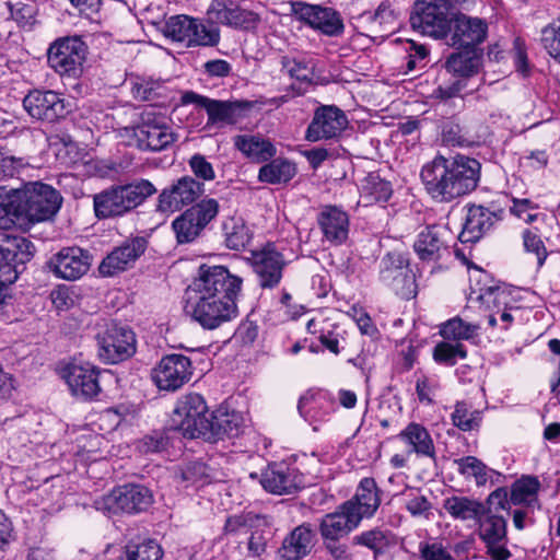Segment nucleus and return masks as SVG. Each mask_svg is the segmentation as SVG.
<instances>
[{"instance_id": "obj_1", "label": "nucleus", "mask_w": 560, "mask_h": 560, "mask_svg": "<svg viewBox=\"0 0 560 560\" xmlns=\"http://www.w3.org/2000/svg\"><path fill=\"white\" fill-rule=\"evenodd\" d=\"M243 280L224 266L201 265L189 285L188 312L205 329H215L237 316L236 298Z\"/></svg>"}, {"instance_id": "obj_2", "label": "nucleus", "mask_w": 560, "mask_h": 560, "mask_svg": "<svg viewBox=\"0 0 560 560\" xmlns=\"http://www.w3.org/2000/svg\"><path fill=\"white\" fill-rule=\"evenodd\" d=\"M481 164L474 158L435 156L421 170L428 194L440 202H451L474 191L480 180Z\"/></svg>"}, {"instance_id": "obj_3", "label": "nucleus", "mask_w": 560, "mask_h": 560, "mask_svg": "<svg viewBox=\"0 0 560 560\" xmlns=\"http://www.w3.org/2000/svg\"><path fill=\"white\" fill-rule=\"evenodd\" d=\"M156 192L148 179H139L125 185H114L94 195L93 206L98 219L122 217L139 207Z\"/></svg>"}, {"instance_id": "obj_4", "label": "nucleus", "mask_w": 560, "mask_h": 560, "mask_svg": "<svg viewBox=\"0 0 560 560\" xmlns=\"http://www.w3.org/2000/svg\"><path fill=\"white\" fill-rule=\"evenodd\" d=\"M20 220L36 223L52 219L60 209L62 197L50 185L34 182L16 189Z\"/></svg>"}, {"instance_id": "obj_5", "label": "nucleus", "mask_w": 560, "mask_h": 560, "mask_svg": "<svg viewBox=\"0 0 560 560\" xmlns=\"http://www.w3.org/2000/svg\"><path fill=\"white\" fill-rule=\"evenodd\" d=\"M451 0H417L410 14L413 30L434 38L445 37L452 27Z\"/></svg>"}, {"instance_id": "obj_6", "label": "nucleus", "mask_w": 560, "mask_h": 560, "mask_svg": "<svg viewBox=\"0 0 560 560\" xmlns=\"http://www.w3.org/2000/svg\"><path fill=\"white\" fill-rule=\"evenodd\" d=\"M153 502L151 491L141 485H124L94 502L96 510L107 514H136L145 511Z\"/></svg>"}, {"instance_id": "obj_7", "label": "nucleus", "mask_w": 560, "mask_h": 560, "mask_svg": "<svg viewBox=\"0 0 560 560\" xmlns=\"http://www.w3.org/2000/svg\"><path fill=\"white\" fill-rule=\"evenodd\" d=\"M137 147L141 150L162 151L175 141V135L166 124L163 115H158L153 107L141 113V121L133 127Z\"/></svg>"}, {"instance_id": "obj_8", "label": "nucleus", "mask_w": 560, "mask_h": 560, "mask_svg": "<svg viewBox=\"0 0 560 560\" xmlns=\"http://www.w3.org/2000/svg\"><path fill=\"white\" fill-rule=\"evenodd\" d=\"M86 50L85 43L79 37L60 38L48 49V63L61 75L79 77L86 58Z\"/></svg>"}, {"instance_id": "obj_9", "label": "nucleus", "mask_w": 560, "mask_h": 560, "mask_svg": "<svg viewBox=\"0 0 560 560\" xmlns=\"http://www.w3.org/2000/svg\"><path fill=\"white\" fill-rule=\"evenodd\" d=\"M210 413L203 397L199 394L186 395L174 410L173 422L187 438H200L207 430Z\"/></svg>"}, {"instance_id": "obj_10", "label": "nucleus", "mask_w": 560, "mask_h": 560, "mask_svg": "<svg viewBox=\"0 0 560 560\" xmlns=\"http://www.w3.org/2000/svg\"><path fill=\"white\" fill-rule=\"evenodd\" d=\"M165 36L176 42L191 46H213L219 42V33L208 28L199 20L187 15H176L168 19L164 27Z\"/></svg>"}, {"instance_id": "obj_11", "label": "nucleus", "mask_w": 560, "mask_h": 560, "mask_svg": "<svg viewBox=\"0 0 560 560\" xmlns=\"http://www.w3.org/2000/svg\"><path fill=\"white\" fill-rule=\"evenodd\" d=\"M182 102L205 108L208 114V125H234L252 107L249 102L212 100L195 92H186L182 96Z\"/></svg>"}, {"instance_id": "obj_12", "label": "nucleus", "mask_w": 560, "mask_h": 560, "mask_svg": "<svg viewBox=\"0 0 560 560\" xmlns=\"http://www.w3.org/2000/svg\"><path fill=\"white\" fill-rule=\"evenodd\" d=\"M219 203L215 199H203L187 209L173 222L178 243L192 242L207 224L215 218Z\"/></svg>"}, {"instance_id": "obj_13", "label": "nucleus", "mask_w": 560, "mask_h": 560, "mask_svg": "<svg viewBox=\"0 0 560 560\" xmlns=\"http://www.w3.org/2000/svg\"><path fill=\"white\" fill-rule=\"evenodd\" d=\"M478 535L485 542L487 553L493 560H508L511 552L506 548V521L492 511H486L478 517Z\"/></svg>"}, {"instance_id": "obj_14", "label": "nucleus", "mask_w": 560, "mask_h": 560, "mask_svg": "<svg viewBox=\"0 0 560 560\" xmlns=\"http://www.w3.org/2000/svg\"><path fill=\"white\" fill-rule=\"evenodd\" d=\"M25 110L34 118L54 122L71 112V105L54 91L34 90L23 100Z\"/></svg>"}, {"instance_id": "obj_15", "label": "nucleus", "mask_w": 560, "mask_h": 560, "mask_svg": "<svg viewBox=\"0 0 560 560\" xmlns=\"http://www.w3.org/2000/svg\"><path fill=\"white\" fill-rule=\"evenodd\" d=\"M98 355L107 363L115 364L129 359L136 352V336L127 327L112 326L98 336Z\"/></svg>"}, {"instance_id": "obj_16", "label": "nucleus", "mask_w": 560, "mask_h": 560, "mask_svg": "<svg viewBox=\"0 0 560 560\" xmlns=\"http://www.w3.org/2000/svg\"><path fill=\"white\" fill-rule=\"evenodd\" d=\"M192 375L188 357L179 353L165 355L152 371V378L163 390H176L187 383Z\"/></svg>"}, {"instance_id": "obj_17", "label": "nucleus", "mask_w": 560, "mask_h": 560, "mask_svg": "<svg viewBox=\"0 0 560 560\" xmlns=\"http://www.w3.org/2000/svg\"><path fill=\"white\" fill-rule=\"evenodd\" d=\"M348 126L343 110L335 105L319 106L305 132V139L311 142L337 138Z\"/></svg>"}, {"instance_id": "obj_18", "label": "nucleus", "mask_w": 560, "mask_h": 560, "mask_svg": "<svg viewBox=\"0 0 560 560\" xmlns=\"http://www.w3.org/2000/svg\"><path fill=\"white\" fill-rule=\"evenodd\" d=\"M291 9L299 20L319 30L325 35L336 36L343 31V23L339 14L331 8L294 2L291 3Z\"/></svg>"}, {"instance_id": "obj_19", "label": "nucleus", "mask_w": 560, "mask_h": 560, "mask_svg": "<svg viewBox=\"0 0 560 560\" xmlns=\"http://www.w3.org/2000/svg\"><path fill=\"white\" fill-rule=\"evenodd\" d=\"M250 261L261 288L272 289L280 283L285 260L273 245L268 244L261 250L253 252Z\"/></svg>"}, {"instance_id": "obj_20", "label": "nucleus", "mask_w": 560, "mask_h": 560, "mask_svg": "<svg viewBox=\"0 0 560 560\" xmlns=\"http://www.w3.org/2000/svg\"><path fill=\"white\" fill-rule=\"evenodd\" d=\"M90 265L89 254L80 247H65L55 254L47 264L56 277L69 281L85 275Z\"/></svg>"}, {"instance_id": "obj_21", "label": "nucleus", "mask_w": 560, "mask_h": 560, "mask_svg": "<svg viewBox=\"0 0 560 560\" xmlns=\"http://www.w3.org/2000/svg\"><path fill=\"white\" fill-rule=\"evenodd\" d=\"M450 231L441 224H430L417 235L413 249L422 261H436L448 250Z\"/></svg>"}, {"instance_id": "obj_22", "label": "nucleus", "mask_w": 560, "mask_h": 560, "mask_svg": "<svg viewBox=\"0 0 560 560\" xmlns=\"http://www.w3.org/2000/svg\"><path fill=\"white\" fill-rule=\"evenodd\" d=\"M203 192V184L190 176L179 178L159 196V210L176 211L196 201Z\"/></svg>"}, {"instance_id": "obj_23", "label": "nucleus", "mask_w": 560, "mask_h": 560, "mask_svg": "<svg viewBox=\"0 0 560 560\" xmlns=\"http://www.w3.org/2000/svg\"><path fill=\"white\" fill-rule=\"evenodd\" d=\"M488 25L479 18L465 14L452 18L450 45L458 48H476L487 37Z\"/></svg>"}, {"instance_id": "obj_24", "label": "nucleus", "mask_w": 560, "mask_h": 560, "mask_svg": "<svg viewBox=\"0 0 560 560\" xmlns=\"http://www.w3.org/2000/svg\"><path fill=\"white\" fill-rule=\"evenodd\" d=\"M407 260L398 253H388L381 261V279L392 284L404 299L416 295L415 280L405 272Z\"/></svg>"}, {"instance_id": "obj_25", "label": "nucleus", "mask_w": 560, "mask_h": 560, "mask_svg": "<svg viewBox=\"0 0 560 560\" xmlns=\"http://www.w3.org/2000/svg\"><path fill=\"white\" fill-rule=\"evenodd\" d=\"M147 247L148 240L143 236L125 241L101 262L100 272L104 276H113L124 271L145 252Z\"/></svg>"}, {"instance_id": "obj_26", "label": "nucleus", "mask_w": 560, "mask_h": 560, "mask_svg": "<svg viewBox=\"0 0 560 560\" xmlns=\"http://www.w3.org/2000/svg\"><path fill=\"white\" fill-rule=\"evenodd\" d=\"M315 532L310 524L293 528L283 539L277 551V560H302L315 546Z\"/></svg>"}, {"instance_id": "obj_27", "label": "nucleus", "mask_w": 560, "mask_h": 560, "mask_svg": "<svg viewBox=\"0 0 560 560\" xmlns=\"http://www.w3.org/2000/svg\"><path fill=\"white\" fill-rule=\"evenodd\" d=\"M65 378L70 390L77 397L91 399L97 396L101 390L98 373L95 366L90 363L70 364Z\"/></svg>"}, {"instance_id": "obj_28", "label": "nucleus", "mask_w": 560, "mask_h": 560, "mask_svg": "<svg viewBox=\"0 0 560 560\" xmlns=\"http://www.w3.org/2000/svg\"><path fill=\"white\" fill-rule=\"evenodd\" d=\"M260 483L270 493L292 494L303 487V479L294 470L283 466H269L261 475Z\"/></svg>"}, {"instance_id": "obj_29", "label": "nucleus", "mask_w": 560, "mask_h": 560, "mask_svg": "<svg viewBox=\"0 0 560 560\" xmlns=\"http://www.w3.org/2000/svg\"><path fill=\"white\" fill-rule=\"evenodd\" d=\"M380 503L381 499L375 480L373 478H364L361 480L355 495L342 504L345 510L357 514L360 523L362 518L373 516Z\"/></svg>"}, {"instance_id": "obj_30", "label": "nucleus", "mask_w": 560, "mask_h": 560, "mask_svg": "<svg viewBox=\"0 0 560 560\" xmlns=\"http://www.w3.org/2000/svg\"><path fill=\"white\" fill-rule=\"evenodd\" d=\"M497 212L483 206L468 207L464 228L459 234L462 243H475L499 220Z\"/></svg>"}, {"instance_id": "obj_31", "label": "nucleus", "mask_w": 560, "mask_h": 560, "mask_svg": "<svg viewBox=\"0 0 560 560\" xmlns=\"http://www.w3.org/2000/svg\"><path fill=\"white\" fill-rule=\"evenodd\" d=\"M359 517L341 504L337 511L324 515L318 530L323 540L340 539L359 526Z\"/></svg>"}, {"instance_id": "obj_32", "label": "nucleus", "mask_w": 560, "mask_h": 560, "mask_svg": "<svg viewBox=\"0 0 560 560\" xmlns=\"http://www.w3.org/2000/svg\"><path fill=\"white\" fill-rule=\"evenodd\" d=\"M242 417L232 411L218 409L210 413L207 430L201 438L210 442H217L224 438L237 436L241 431Z\"/></svg>"}, {"instance_id": "obj_33", "label": "nucleus", "mask_w": 560, "mask_h": 560, "mask_svg": "<svg viewBox=\"0 0 560 560\" xmlns=\"http://www.w3.org/2000/svg\"><path fill=\"white\" fill-rule=\"evenodd\" d=\"M318 225L327 241L341 244L348 237V214L335 206H326L317 217Z\"/></svg>"}, {"instance_id": "obj_34", "label": "nucleus", "mask_w": 560, "mask_h": 560, "mask_svg": "<svg viewBox=\"0 0 560 560\" xmlns=\"http://www.w3.org/2000/svg\"><path fill=\"white\" fill-rule=\"evenodd\" d=\"M208 14L218 23L233 26L249 23L253 18V13L242 9L236 0H212Z\"/></svg>"}, {"instance_id": "obj_35", "label": "nucleus", "mask_w": 560, "mask_h": 560, "mask_svg": "<svg viewBox=\"0 0 560 560\" xmlns=\"http://www.w3.org/2000/svg\"><path fill=\"white\" fill-rule=\"evenodd\" d=\"M234 145L247 159L255 163H264L276 155L275 145L267 139L252 136L237 135L233 138Z\"/></svg>"}, {"instance_id": "obj_36", "label": "nucleus", "mask_w": 560, "mask_h": 560, "mask_svg": "<svg viewBox=\"0 0 560 560\" xmlns=\"http://www.w3.org/2000/svg\"><path fill=\"white\" fill-rule=\"evenodd\" d=\"M481 60L482 55L477 48H462L447 57L445 68L454 75L470 78L479 72Z\"/></svg>"}, {"instance_id": "obj_37", "label": "nucleus", "mask_w": 560, "mask_h": 560, "mask_svg": "<svg viewBox=\"0 0 560 560\" xmlns=\"http://www.w3.org/2000/svg\"><path fill=\"white\" fill-rule=\"evenodd\" d=\"M352 545L368 548L377 560L396 545V539L390 530L374 527L353 536Z\"/></svg>"}, {"instance_id": "obj_38", "label": "nucleus", "mask_w": 560, "mask_h": 560, "mask_svg": "<svg viewBox=\"0 0 560 560\" xmlns=\"http://www.w3.org/2000/svg\"><path fill=\"white\" fill-rule=\"evenodd\" d=\"M35 247L31 241L22 236H11L0 245L1 260L12 261L23 268L34 256Z\"/></svg>"}, {"instance_id": "obj_39", "label": "nucleus", "mask_w": 560, "mask_h": 560, "mask_svg": "<svg viewBox=\"0 0 560 560\" xmlns=\"http://www.w3.org/2000/svg\"><path fill=\"white\" fill-rule=\"evenodd\" d=\"M399 436L412 446V450L423 456L433 457L435 448L428 430L419 423H409Z\"/></svg>"}, {"instance_id": "obj_40", "label": "nucleus", "mask_w": 560, "mask_h": 560, "mask_svg": "<svg viewBox=\"0 0 560 560\" xmlns=\"http://www.w3.org/2000/svg\"><path fill=\"white\" fill-rule=\"evenodd\" d=\"M296 173L294 163L273 159L271 162L262 165L258 173V179L268 184H281L289 182Z\"/></svg>"}, {"instance_id": "obj_41", "label": "nucleus", "mask_w": 560, "mask_h": 560, "mask_svg": "<svg viewBox=\"0 0 560 560\" xmlns=\"http://www.w3.org/2000/svg\"><path fill=\"white\" fill-rule=\"evenodd\" d=\"M443 506L448 514L462 521L478 520L486 508L481 502L467 497L447 498Z\"/></svg>"}, {"instance_id": "obj_42", "label": "nucleus", "mask_w": 560, "mask_h": 560, "mask_svg": "<svg viewBox=\"0 0 560 560\" xmlns=\"http://www.w3.org/2000/svg\"><path fill=\"white\" fill-rule=\"evenodd\" d=\"M225 244L230 249L240 250L250 241V233L242 218L232 217L222 225Z\"/></svg>"}, {"instance_id": "obj_43", "label": "nucleus", "mask_w": 560, "mask_h": 560, "mask_svg": "<svg viewBox=\"0 0 560 560\" xmlns=\"http://www.w3.org/2000/svg\"><path fill=\"white\" fill-rule=\"evenodd\" d=\"M539 481L535 477H525L515 481L511 490V503L514 505L524 504L527 508L537 503Z\"/></svg>"}, {"instance_id": "obj_44", "label": "nucleus", "mask_w": 560, "mask_h": 560, "mask_svg": "<svg viewBox=\"0 0 560 560\" xmlns=\"http://www.w3.org/2000/svg\"><path fill=\"white\" fill-rule=\"evenodd\" d=\"M392 195L390 184L378 175L370 174L362 186L361 199L365 205L385 202Z\"/></svg>"}, {"instance_id": "obj_45", "label": "nucleus", "mask_w": 560, "mask_h": 560, "mask_svg": "<svg viewBox=\"0 0 560 560\" xmlns=\"http://www.w3.org/2000/svg\"><path fill=\"white\" fill-rule=\"evenodd\" d=\"M479 326L467 323L460 317H454L442 325L440 334L448 340H470L477 336Z\"/></svg>"}, {"instance_id": "obj_46", "label": "nucleus", "mask_w": 560, "mask_h": 560, "mask_svg": "<svg viewBox=\"0 0 560 560\" xmlns=\"http://www.w3.org/2000/svg\"><path fill=\"white\" fill-rule=\"evenodd\" d=\"M16 189L5 191L0 187V229H10L20 220Z\"/></svg>"}, {"instance_id": "obj_47", "label": "nucleus", "mask_w": 560, "mask_h": 560, "mask_svg": "<svg viewBox=\"0 0 560 560\" xmlns=\"http://www.w3.org/2000/svg\"><path fill=\"white\" fill-rule=\"evenodd\" d=\"M162 556L160 545L148 539L139 544H128L121 560H161Z\"/></svg>"}, {"instance_id": "obj_48", "label": "nucleus", "mask_w": 560, "mask_h": 560, "mask_svg": "<svg viewBox=\"0 0 560 560\" xmlns=\"http://www.w3.org/2000/svg\"><path fill=\"white\" fill-rule=\"evenodd\" d=\"M467 351L465 347L459 343H451L447 341L439 342L433 349V359L440 364L452 366L456 364L457 359H466Z\"/></svg>"}, {"instance_id": "obj_49", "label": "nucleus", "mask_w": 560, "mask_h": 560, "mask_svg": "<svg viewBox=\"0 0 560 560\" xmlns=\"http://www.w3.org/2000/svg\"><path fill=\"white\" fill-rule=\"evenodd\" d=\"M481 420L480 412L471 411L465 402H457L452 413V421L455 427L462 431H470L479 425Z\"/></svg>"}, {"instance_id": "obj_50", "label": "nucleus", "mask_w": 560, "mask_h": 560, "mask_svg": "<svg viewBox=\"0 0 560 560\" xmlns=\"http://www.w3.org/2000/svg\"><path fill=\"white\" fill-rule=\"evenodd\" d=\"M458 471L466 477H474L478 486L487 482V466L475 456H466L455 462Z\"/></svg>"}, {"instance_id": "obj_51", "label": "nucleus", "mask_w": 560, "mask_h": 560, "mask_svg": "<svg viewBox=\"0 0 560 560\" xmlns=\"http://www.w3.org/2000/svg\"><path fill=\"white\" fill-rule=\"evenodd\" d=\"M541 43L548 54L560 63V22L542 30Z\"/></svg>"}, {"instance_id": "obj_52", "label": "nucleus", "mask_w": 560, "mask_h": 560, "mask_svg": "<svg viewBox=\"0 0 560 560\" xmlns=\"http://www.w3.org/2000/svg\"><path fill=\"white\" fill-rule=\"evenodd\" d=\"M162 85L152 81H140L135 82L131 89V93L135 100L143 102H155L162 96Z\"/></svg>"}, {"instance_id": "obj_53", "label": "nucleus", "mask_w": 560, "mask_h": 560, "mask_svg": "<svg viewBox=\"0 0 560 560\" xmlns=\"http://www.w3.org/2000/svg\"><path fill=\"white\" fill-rule=\"evenodd\" d=\"M523 243L526 252L534 253L538 265L541 266L547 257V249L540 236L530 230H525L523 232Z\"/></svg>"}, {"instance_id": "obj_54", "label": "nucleus", "mask_w": 560, "mask_h": 560, "mask_svg": "<svg viewBox=\"0 0 560 560\" xmlns=\"http://www.w3.org/2000/svg\"><path fill=\"white\" fill-rule=\"evenodd\" d=\"M268 537L262 530H253L247 539L246 557L258 558L267 550Z\"/></svg>"}, {"instance_id": "obj_55", "label": "nucleus", "mask_w": 560, "mask_h": 560, "mask_svg": "<svg viewBox=\"0 0 560 560\" xmlns=\"http://www.w3.org/2000/svg\"><path fill=\"white\" fill-rule=\"evenodd\" d=\"M362 18L371 20L372 22L378 23L381 26H393L396 22V14L387 1L382 2L376 11L371 13H364Z\"/></svg>"}, {"instance_id": "obj_56", "label": "nucleus", "mask_w": 560, "mask_h": 560, "mask_svg": "<svg viewBox=\"0 0 560 560\" xmlns=\"http://www.w3.org/2000/svg\"><path fill=\"white\" fill-rule=\"evenodd\" d=\"M442 140L447 145H458L463 147L468 143L467 138L465 137L463 129L459 125L454 122H446L442 129Z\"/></svg>"}, {"instance_id": "obj_57", "label": "nucleus", "mask_w": 560, "mask_h": 560, "mask_svg": "<svg viewBox=\"0 0 560 560\" xmlns=\"http://www.w3.org/2000/svg\"><path fill=\"white\" fill-rule=\"evenodd\" d=\"M0 162V182L3 180L4 178L15 176L20 172V170L25 165L23 159L9 155L4 151H2Z\"/></svg>"}, {"instance_id": "obj_58", "label": "nucleus", "mask_w": 560, "mask_h": 560, "mask_svg": "<svg viewBox=\"0 0 560 560\" xmlns=\"http://www.w3.org/2000/svg\"><path fill=\"white\" fill-rule=\"evenodd\" d=\"M282 67L285 69L287 73L299 81L306 82L311 80L312 72L306 67L305 63L301 61H296L294 59H289L287 57L282 58Z\"/></svg>"}, {"instance_id": "obj_59", "label": "nucleus", "mask_w": 560, "mask_h": 560, "mask_svg": "<svg viewBox=\"0 0 560 560\" xmlns=\"http://www.w3.org/2000/svg\"><path fill=\"white\" fill-rule=\"evenodd\" d=\"M189 165L194 174L205 180H211L214 178V171L212 165L200 154H195L189 160Z\"/></svg>"}, {"instance_id": "obj_60", "label": "nucleus", "mask_w": 560, "mask_h": 560, "mask_svg": "<svg viewBox=\"0 0 560 560\" xmlns=\"http://www.w3.org/2000/svg\"><path fill=\"white\" fill-rule=\"evenodd\" d=\"M23 271V268L15 266L12 261L2 260L0 262V292L8 285L15 282L19 273Z\"/></svg>"}, {"instance_id": "obj_61", "label": "nucleus", "mask_w": 560, "mask_h": 560, "mask_svg": "<svg viewBox=\"0 0 560 560\" xmlns=\"http://www.w3.org/2000/svg\"><path fill=\"white\" fill-rule=\"evenodd\" d=\"M420 553L422 560H454L452 555L438 542L421 546Z\"/></svg>"}, {"instance_id": "obj_62", "label": "nucleus", "mask_w": 560, "mask_h": 560, "mask_svg": "<svg viewBox=\"0 0 560 560\" xmlns=\"http://www.w3.org/2000/svg\"><path fill=\"white\" fill-rule=\"evenodd\" d=\"M538 207L534 205L529 199H514L513 207H511V212L523 219L526 223H532L537 219V214L528 213V210L537 209Z\"/></svg>"}, {"instance_id": "obj_63", "label": "nucleus", "mask_w": 560, "mask_h": 560, "mask_svg": "<svg viewBox=\"0 0 560 560\" xmlns=\"http://www.w3.org/2000/svg\"><path fill=\"white\" fill-rule=\"evenodd\" d=\"M511 500H508V491L505 488H499L491 492L487 499L486 511H492L497 514L501 510H506L510 505Z\"/></svg>"}, {"instance_id": "obj_64", "label": "nucleus", "mask_w": 560, "mask_h": 560, "mask_svg": "<svg viewBox=\"0 0 560 560\" xmlns=\"http://www.w3.org/2000/svg\"><path fill=\"white\" fill-rule=\"evenodd\" d=\"M466 86L465 81L462 79H457L448 84L439 85L433 91V97L439 98L441 101H447L452 97H455L459 94V92Z\"/></svg>"}]
</instances>
